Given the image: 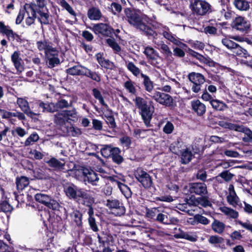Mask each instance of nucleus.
<instances>
[{"label":"nucleus","mask_w":252,"mask_h":252,"mask_svg":"<svg viewBox=\"0 0 252 252\" xmlns=\"http://www.w3.org/2000/svg\"><path fill=\"white\" fill-rule=\"evenodd\" d=\"M189 53L190 56L195 58L202 63H208L207 58L191 49L189 50Z\"/></svg>","instance_id":"nucleus-55"},{"label":"nucleus","mask_w":252,"mask_h":252,"mask_svg":"<svg viewBox=\"0 0 252 252\" xmlns=\"http://www.w3.org/2000/svg\"><path fill=\"white\" fill-rule=\"evenodd\" d=\"M212 228L215 232L221 234L224 230L225 224L218 220H215L212 223Z\"/></svg>","instance_id":"nucleus-40"},{"label":"nucleus","mask_w":252,"mask_h":252,"mask_svg":"<svg viewBox=\"0 0 252 252\" xmlns=\"http://www.w3.org/2000/svg\"><path fill=\"white\" fill-rule=\"evenodd\" d=\"M35 200L44 204L53 210H58L60 207V204L50 196L43 193H36L34 196Z\"/></svg>","instance_id":"nucleus-4"},{"label":"nucleus","mask_w":252,"mask_h":252,"mask_svg":"<svg viewBox=\"0 0 252 252\" xmlns=\"http://www.w3.org/2000/svg\"><path fill=\"white\" fill-rule=\"evenodd\" d=\"M209 243L212 245L220 244L224 241L223 238L217 235L211 236L208 240Z\"/></svg>","instance_id":"nucleus-63"},{"label":"nucleus","mask_w":252,"mask_h":252,"mask_svg":"<svg viewBox=\"0 0 252 252\" xmlns=\"http://www.w3.org/2000/svg\"><path fill=\"white\" fill-rule=\"evenodd\" d=\"M92 30L96 34H101L105 36H110L113 31L111 27L104 23L94 24L92 28Z\"/></svg>","instance_id":"nucleus-13"},{"label":"nucleus","mask_w":252,"mask_h":252,"mask_svg":"<svg viewBox=\"0 0 252 252\" xmlns=\"http://www.w3.org/2000/svg\"><path fill=\"white\" fill-rule=\"evenodd\" d=\"M114 182H116L121 192L126 198H128L131 197L132 192L127 186L118 181H114Z\"/></svg>","instance_id":"nucleus-36"},{"label":"nucleus","mask_w":252,"mask_h":252,"mask_svg":"<svg viewBox=\"0 0 252 252\" xmlns=\"http://www.w3.org/2000/svg\"><path fill=\"white\" fill-rule=\"evenodd\" d=\"M70 216L77 225H82V214L79 211L75 210L71 214Z\"/></svg>","instance_id":"nucleus-49"},{"label":"nucleus","mask_w":252,"mask_h":252,"mask_svg":"<svg viewBox=\"0 0 252 252\" xmlns=\"http://www.w3.org/2000/svg\"><path fill=\"white\" fill-rule=\"evenodd\" d=\"M13 209L12 207L6 201H2L0 203V210L4 212H10Z\"/></svg>","instance_id":"nucleus-62"},{"label":"nucleus","mask_w":252,"mask_h":252,"mask_svg":"<svg viewBox=\"0 0 252 252\" xmlns=\"http://www.w3.org/2000/svg\"><path fill=\"white\" fill-rule=\"evenodd\" d=\"M46 56L48 60V66L53 68L58 65L60 63V60L59 59V52L54 48L53 50L48 53H47Z\"/></svg>","instance_id":"nucleus-20"},{"label":"nucleus","mask_w":252,"mask_h":252,"mask_svg":"<svg viewBox=\"0 0 252 252\" xmlns=\"http://www.w3.org/2000/svg\"><path fill=\"white\" fill-rule=\"evenodd\" d=\"M106 205L110 209H115L117 211L116 214L117 216H120L125 213V208L123 205V204L118 199H108Z\"/></svg>","instance_id":"nucleus-15"},{"label":"nucleus","mask_w":252,"mask_h":252,"mask_svg":"<svg viewBox=\"0 0 252 252\" xmlns=\"http://www.w3.org/2000/svg\"><path fill=\"white\" fill-rule=\"evenodd\" d=\"M159 210L158 208H154L152 209H148L146 212V216L148 218L155 220L157 215L159 212Z\"/></svg>","instance_id":"nucleus-64"},{"label":"nucleus","mask_w":252,"mask_h":252,"mask_svg":"<svg viewBox=\"0 0 252 252\" xmlns=\"http://www.w3.org/2000/svg\"><path fill=\"white\" fill-rule=\"evenodd\" d=\"M141 76L143 79V84L145 90L149 93L152 92L154 89L153 82L151 80L150 78L146 74L141 73Z\"/></svg>","instance_id":"nucleus-30"},{"label":"nucleus","mask_w":252,"mask_h":252,"mask_svg":"<svg viewBox=\"0 0 252 252\" xmlns=\"http://www.w3.org/2000/svg\"><path fill=\"white\" fill-rule=\"evenodd\" d=\"M88 214L89 215L88 222L91 229L94 232H97L98 231V227L96 224V220L94 218V211L93 208H91L88 209Z\"/></svg>","instance_id":"nucleus-27"},{"label":"nucleus","mask_w":252,"mask_h":252,"mask_svg":"<svg viewBox=\"0 0 252 252\" xmlns=\"http://www.w3.org/2000/svg\"><path fill=\"white\" fill-rule=\"evenodd\" d=\"M190 8L192 14L196 16H204L212 12V6L205 0H194Z\"/></svg>","instance_id":"nucleus-3"},{"label":"nucleus","mask_w":252,"mask_h":252,"mask_svg":"<svg viewBox=\"0 0 252 252\" xmlns=\"http://www.w3.org/2000/svg\"><path fill=\"white\" fill-rule=\"evenodd\" d=\"M174 237L177 239H185L191 242H195L198 239V237L195 232H185L183 231H181L179 233L175 234Z\"/></svg>","instance_id":"nucleus-22"},{"label":"nucleus","mask_w":252,"mask_h":252,"mask_svg":"<svg viewBox=\"0 0 252 252\" xmlns=\"http://www.w3.org/2000/svg\"><path fill=\"white\" fill-rule=\"evenodd\" d=\"M236 47L233 49L232 50L233 52L236 54L237 56H240L242 58H247L248 57H250V55L248 53V52L240 46L239 44H237V46Z\"/></svg>","instance_id":"nucleus-42"},{"label":"nucleus","mask_w":252,"mask_h":252,"mask_svg":"<svg viewBox=\"0 0 252 252\" xmlns=\"http://www.w3.org/2000/svg\"><path fill=\"white\" fill-rule=\"evenodd\" d=\"M86 67L81 65H74L66 69L67 74L71 75H84Z\"/></svg>","instance_id":"nucleus-25"},{"label":"nucleus","mask_w":252,"mask_h":252,"mask_svg":"<svg viewBox=\"0 0 252 252\" xmlns=\"http://www.w3.org/2000/svg\"><path fill=\"white\" fill-rule=\"evenodd\" d=\"M165 30L163 31L162 34L163 36L168 39V40L170 41L171 42H173L174 44H178V43L179 41L172 34V33L169 31L168 29H166L165 28Z\"/></svg>","instance_id":"nucleus-54"},{"label":"nucleus","mask_w":252,"mask_h":252,"mask_svg":"<svg viewBox=\"0 0 252 252\" xmlns=\"http://www.w3.org/2000/svg\"><path fill=\"white\" fill-rule=\"evenodd\" d=\"M80 201L83 205L88 207L89 209H90L93 208L92 205L94 203L95 199L92 194L82 189L79 195Z\"/></svg>","instance_id":"nucleus-19"},{"label":"nucleus","mask_w":252,"mask_h":252,"mask_svg":"<svg viewBox=\"0 0 252 252\" xmlns=\"http://www.w3.org/2000/svg\"><path fill=\"white\" fill-rule=\"evenodd\" d=\"M221 43L227 49L231 50H233V49L235 48V47H236V46H237V43L227 38L222 39Z\"/></svg>","instance_id":"nucleus-57"},{"label":"nucleus","mask_w":252,"mask_h":252,"mask_svg":"<svg viewBox=\"0 0 252 252\" xmlns=\"http://www.w3.org/2000/svg\"><path fill=\"white\" fill-rule=\"evenodd\" d=\"M125 13L129 24L142 31L149 37H154L155 32L148 25L149 18L140 11L130 8L125 9Z\"/></svg>","instance_id":"nucleus-1"},{"label":"nucleus","mask_w":252,"mask_h":252,"mask_svg":"<svg viewBox=\"0 0 252 252\" xmlns=\"http://www.w3.org/2000/svg\"><path fill=\"white\" fill-rule=\"evenodd\" d=\"M55 104L56 108L57 111L58 109H63L68 108L71 105V102H68L66 100L64 99H61L58 100Z\"/></svg>","instance_id":"nucleus-51"},{"label":"nucleus","mask_w":252,"mask_h":252,"mask_svg":"<svg viewBox=\"0 0 252 252\" xmlns=\"http://www.w3.org/2000/svg\"><path fill=\"white\" fill-rule=\"evenodd\" d=\"M180 154L182 163L187 164L191 160L193 154L188 148L182 149Z\"/></svg>","instance_id":"nucleus-29"},{"label":"nucleus","mask_w":252,"mask_h":252,"mask_svg":"<svg viewBox=\"0 0 252 252\" xmlns=\"http://www.w3.org/2000/svg\"><path fill=\"white\" fill-rule=\"evenodd\" d=\"M227 201L230 204L233 206L238 205L239 199L237 196L235 192H230L227 197Z\"/></svg>","instance_id":"nucleus-50"},{"label":"nucleus","mask_w":252,"mask_h":252,"mask_svg":"<svg viewBox=\"0 0 252 252\" xmlns=\"http://www.w3.org/2000/svg\"><path fill=\"white\" fill-rule=\"evenodd\" d=\"M116 236L110 233L109 230L105 229L97 234V238L100 247L112 246L115 241Z\"/></svg>","instance_id":"nucleus-8"},{"label":"nucleus","mask_w":252,"mask_h":252,"mask_svg":"<svg viewBox=\"0 0 252 252\" xmlns=\"http://www.w3.org/2000/svg\"><path fill=\"white\" fill-rule=\"evenodd\" d=\"M16 103L23 112V113L26 114L28 116L32 117L33 116L38 115V113H34L31 110L29 102L26 99L21 97H18Z\"/></svg>","instance_id":"nucleus-17"},{"label":"nucleus","mask_w":252,"mask_h":252,"mask_svg":"<svg viewBox=\"0 0 252 252\" xmlns=\"http://www.w3.org/2000/svg\"><path fill=\"white\" fill-rule=\"evenodd\" d=\"M37 47L39 50L44 51L45 55L53 50L55 48L51 46L49 43L46 41H37L36 43Z\"/></svg>","instance_id":"nucleus-38"},{"label":"nucleus","mask_w":252,"mask_h":252,"mask_svg":"<svg viewBox=\"0 0 252 252\" xmlns=\"http://www.w3.org/2000/svg\"><path fill=\"white\" fill-rule=\"evenodd\" d=\"M19 51H16L11 56V60L17 72L20 73L24 70V63L20 57Z\"/></svg>","instance_id":"nucleus-18"},{"label":"nucleus","mask_w":252,"mask_h":252,"mask_svg":"<svg viewBox=\"0 0 252 252\" xmlns=\"http://www.w3.org/2000/svg\"><path fill=\"white\" fill-rule=\"evenodd\" d=\"M157 48L164 55L165 58L171 57L172 53L167 45L161 42L157 44Z\"/></svg>","instance_id":"nucleus-33"},{"label":"nucleus","mask_w":252,"mask_h":252,"mask_svg":"<svg viewBox=\"0 0 252 252\" xmlns=\"http://www.w3.org/2000/svg\"><path fill=\"white\" fill-rule=\"evenodd\" d=\"M30 181L28 177L25 176H21L17 177L16 179V184L17 189L19 191L23 190L25 188L29 185Z\"/></svg>","instance_id":"nucleus-28"},{"label":"nucleus","mask_w":252,"mask_h":252,"mask_svg":"<svg viewBox=\"0 0 252 252\" xmlns=\"http://www.w3.org/2000/svg\"><path fill=\"white\" fill-rule=\"evenodd\" d=\"M188 78L191 83H204L205 78L199 73L191 72L188 75Z\"/></svg>","instance_id":"nucleus-31"},{"label":"nucleus","mask_w":252,"mask_h":252,"mask_svg":"<svg viewBox=\"0 0 252 252\" xmlns=\"http://www.w3.org/2000/svg\"><path fill=\"white\" fill-rule=\"evenodd\" d=\"M54 122L56 124L59 126H63L65 125L66 123H68L63 111L57 113L54 115Z\"/></svg>","instance_id":"nucleus-37"},{"label":"nucleus","mask_w":252,"mask_h":252,"mask_svg":"<svg viewBox=\"0 0 252 252\" xmlns=\"http://www.w3.org/2000/svg\"><path fill=\"white\" fill-rule=\"evenodd\" d=\"M39 139L38 135L35 133H32L31 134L24 142V146L28 147L33 145L34 143L37 142Z\"/></svg>","instance_id":"nucleus-47"},{"label":"nucleus","mask_w":252,"mask_h":252,"mask_svg":"<svg viewBox=\"0 0 252 252\" xmlns=\"http://www.w3.org/2000/svg\"><path fill=\"white\" fill-rule=\"evenodd\" d=\"M58 3L63 8L65 9L71 15L75 17L76 16V14L75 11L65 0H59Z\"/></svg>","instance_id":"nucleus-43"},{"label":"nucleus","mask_w":252,"mask_h":252,"mask_svg":"<svg viewBox=\"0 0 252 252\" xmlns=\"http://www.w3.org/2000/svg\"><path fill=\"white\" fill-rule=\"evenodd\" d=\"M83 175L85 182L87 181L88 183L94 186H99V177H101L100 175L96 174L93 170H89L87 169L83 170Z\"/></svg>","instance_id":"nucleus-12"},{"label":"nucleus","mask_w":252,"mask_h":252,"mask_svg":"<svg viewBox=\"0 0 252 252\" xmlns=\"http://www.w3.org/2000/svg\"><path fill=\"white\" fill-rule=\"evenodd\" d=\"M63 113L67 119L68 123L70 121L75 122L78 119V113L75 108H72L71 110H63Z\"/></svg>","instance_id":"nucleus-32"},{"label":"nucleus","mask_w":252,"mask_h":252,"mask_svg":"<svg viewBox=\"0 0 252 252\" xmlns=\"http://www.w3.org/2000/svg\"><path fill=\"white\" fill-rule=\"evenodd\" d=\"M87 16L91 20H99L102 17V15L99 8L93 7L88 10Z\"/></svg>","instance_id":"nucleus-26"},{"label":"nucleus","mask_w":252,"mask_h":252,"mask_svg":"<svg viewBox=\"0 0 252 252\" xmlns=\"http://www.w3.org/2000/svg\"><path fill=\"white\" fill-rule=\"evenodd\" d=\"M188 204L193 206L200 205L203 207H207L212 205L211 203L208 199L207 197H206V195L189 200Z\"/></svg>","instance_id":"nucleus-23"},{"label":"nucleus","mask_w":252,"mask_h":252,"mask_svg":"<svg viewBox=\"0 0 252 252\" xmlns=\"http://www.w3.org/2000/svg\"><path fill=\"white\" fill-rule=\"evenodd\" d=\"M233 4L238 10L247 11L250 9L249 2L246 0H234Z\"/></svg>","instance_id":"nucleus-34"},{"label":"nucleus","mask_w":252,"mask_h":252,"mask_svg":"<svg viewBox=\"0 0 252 252\" xmlns=\"http://www.w3.org/2000/svg\"><path fill=\"white\" fill-rule=\"evenodd\" d=\"M0 32L5 34L9 40H14L15 37L19 38V35L14 33L9 26L5 25L2 21H0Z\"/></svg>","instance_id":"nucleus-21"},{"label":"nucleus","mask_w":252,"mask_h":252,"mask_svg":"<svg viewBox=\"0 0 252 252\" xmlns=\"http://www.w3.org/2000/svg\"><path fill=\"white\" fill-rule=\"evenodd\" d=\"M36 18L41 24H49V15L48 9L45 6L37 7L36 5Z\"/></svg>","instance_id":"nucleus-14"},{"label":"nucleus","mask_w":252,"mask_h":252,"mask_svg":"<svg viewBox=\"0 0 252 252\" xmlns=\"http://www.w3.org/2000/svg\"><path fill=\"white\" fill-rule=\"evenodd\" d=\"M39 107L42 109V111L43 112L53 113L57 111L55 104L52 102L44 103L41 102L39 104Z\"/></svg>","instance_id":"nucleus-35"},{"label":"nucleus","mask_w":252,"mask_h":252,"mask_svg":"<svg viewBox=\"0 0 252 252\" xmlns=\"http://www.w3.org/2000/svg\"><path fill=\"white\" fill-rule=\"evenodd\" d=\"M127 69L135 77L141 75V70L133 62H129L126 63Z\"/></svg>","instance_id":"nucleus-46"},{"label":"nucleus","mask_w":252,"mask_h":252,"mask_svg":"<svg viewBox=\"0 0 252 252\" xmlns=\"http://www.w3.org/2000/svg\"><path fill=\"white\" fill-rule=\"evenodd\" d=\"M134 175L144 188H149L151 187L153 184L152 177L143 169L137 168L135 171Z\"/></svg>","instance_id":"nucleus-6"},{"label":"nucleus","mask_w":252,"mask_h":252,"mask_svg":"<svg viewBox=\"0 0 252 252\" xmlns=\"http://www.w3.org/2000/svg\"><path fill=\"white\" fill-rule=\"evenodd\" d=\"M84 76H86L92 80L99 82L101 80L100 76L96 72L91 71L89 68L86 67Z\"/></svg>","instance_id":"nucleus-44"},{"label":"nucleus","mask_w":252,"mask_h":252,"mask_svg":"<svg viewBox=\"0 0 252 252\" xmlns=\"http://www.w3.org/2000/svg\"><path fill=\"white\" fill-rule=\"evenodd\" d=\"M25 9L28 15V17L26 19V23L27 25L31 26L36 18V4H26L25 5Z\"/></svg>","instance_id":"nucleus-16"},{"label":"nucleus","mask_w":252,"mask_h":252,"mask_svg":"<svg viewBox=\"0 0 252 252\" xmlns=\"http://www.w3.org/2000/svg\"><path fill=\"white\" fill-rule=\"evenodd\" d=\"M242 125L227 122L223 123L222 125V126L225 128H228L230 130H234L238 132L242 130Z\"/></svg>","instance_id":"nucleus-53"},{"label":"nucleus","mask_w":252,"mask_h":252,"mask_svg":"<svg viewBox=\"0 0 252 252\" xmlns=\"http://www.w3.org/2000/svg\"><path fill=\"white\" fill-rule=\"evenodd\" d=\"M47 163L50 167L56 169L63 168L64 165V163L60 162L55 158H51L50 160L47 161Z\"/></svg>","instance_id":"nucleus-48"},{"label":"nucleus","mask_w":252,"mask_h":252,"mask_svg":"<svg viewBox=\"0 0 252 252\" xmlns=\"http://www.w3.org/2000/svg\"><path fill=\"white\" fill-rule=\"evenodd\" d=\"M94 98L99 100L101 104L105 107H107V105L105 102L103 96H102L100 91L96 88L92 90Z\"/></svg>","instance_id":"nucleus-52"},{"label":"nucleus","mask_w":252,"mask_h":252,"mask_svg":"<svg viewBox=\"0 0 252 252\" xmlns=\"http://www.w3.org/2000/svg\"><path fill=\"white\" fill-rule=\"evenodd\" d=\"M143 53L146 56L149 62L152 65L158 66L161 58L156 50L152 47L148 46L145 48Z\"/></svg>","instance_id":"nucleus-9"},{"label":"nucleus","mask_w":252,"mask_h":252,"mask_svg":"<svg viewBox=\"0 0 252 252\" xmlns=\"http://www.w3.org/2000/svg\"><path fill=\"white\" fill-rule=\"evenodd\" d=\"M220 210L222 213L230 218L236 219L239 216V214L237 211L228 207H221L220 208Z\"/></svg>","instance_id":"nucleus-39"},{"label":"nucleus","mask_w":252,"mask_h":252,"mask_svg":"<svg viewBox=\"0 0 252 252\" xmlns=\"http://www.w3.org/2000/svg\"><path fill=\"white\" fill-rule=\"evenodd\" d=\"M191 105L193 110L198 116H202L205 113L206 106L200 100H193L191 102Z\"/></svg>","instance_id":"nucleus-24"},{"label":"nucleus","mask_w":252,"mask_h":252,"mask_svg":"<svg viewBox=\"0 0 252 252\" xmlns=\"http://www.w3.org/2000/svg\"><path fill=\"white\" fill-rule=\"evenodd\" d=\"M231 27L243 33H247L250 29V22L244 17L238 16L231 23Z\"/></svg>","instance_id":"nucleus-5"},{"label":"nucleus","mask_w":252,"mask_h":252,"mask_svg":"<svg viewBox=\"0 0 252 252\" xmlns=\"http://www.w3.org/2000/svg\"><path fill=\"white\" fill-rule=\"evenodd\" d=\"M29 155L30 156V158H31L36 160H40L44 157V155L42 153L35 149L31 150L29 152Z\"/></svg>","instance_id":"nucleus-59"},{"label":"nucleus","mask_w":252,"mask_h":252,"mask_svg":"<svg viewBox=\"0 0 252 252\" xmlns=\"http://www.w3.org/2000/svg\"><path fill=\"white\" fill-rule=\"evenodd\" d=\"M113 148V147L110 145L104 146L100 151L102 156L105 158L111 157Z\"/></svg>","instance_id":"nucleus-61"},{"label":"nucleus","mask_w":252,"mask_h":252,"mask_svg":"<svg viewBox=\"0 0 252 252\" xmlns=\"http://www.w3.org/2000/svg\"><path fill=\"white\" fill-rule=\"evenodd\" d=\"M210 103L215 109L218 111L223 110L226 106L224 103L217 99L211 100Z\"/></svg>","instance_id":"nucleus-56"},{"label":"nucleus","mask_w":252,"mask_h":252,"mask_svg":"<svg viewBox=\"0 0 252 252\" xmlns=\"http://www.w3.org/2000/svg\"><path fill=\"white\" fill-rule=\"evenodd\" d=\"M156 102L166 107H172L174 105L172 97L167 94L155 91L150 95Z\"/></svg>","instance_id":"nucleus-7"},{"label":"nucleus","mask_w":252,"mask_h":252,"mask_svg":"<svg viewBox=\"0 0 252 252\" xmlns=\"http://www.w3.org/2000/svg\"><path fill=\"white\" fill-rule=\"evenodd\" d=\"M133 101L145 124L149 126L155 110L153 101H150L148 103L146 99L140 96H136Z\"/></svg>","instance_id":"nucleus-2"},{"label":"nucleus","mask_w":252,"mask_h":252,"mask_svg":"<svg viewBox=\"0 0 252 252\" xmlns=\"http://www.w3.org/2000/svg\"><path fill=\"white\" fill-rule=\"evenodd\" d=\"M106 43L111 47L116 52H119L121 49L118 44L115 41L114 39L108 38L106 39Z\"/></svg>","instance_id":"nucleus-60"},{"label":"nucleus","mask_w":252,"mask_h":252,"mask_svg":"<svg viewBox=\"0 0 252 252\" xmlns=\"http://www.w3.org/2000/svg\"><path fill=\"white\" fill-rule=\"evenodd\" d=\"M126 91L131 94H135L136 93V89L135 87V83L130 79L126 81L124 85Z\"/></svg>","instance_id":"nucleus-45"},{"label":"nucleus","mask_w":252,"mask_h":252,"mask_svg":"<svg viewBox=\"0 0 252 252\" xmlns=\"http://www.w3.org/2000/svg\"><path fill=\"white\" fill-rule=\"evenodd\" d=\"M189 190L191 193H194L201 196L208 193L206 185L202 182L192 183L189 184Z\"/></svg>","instance_id":"nucleus-11"},{"label":"nucleus","mask_w":252,"mask_h":252,"mask_svg":"<svg viewBox=\"0 0 252 252\" xmlns=\"http://www.w3.org/2000/svg\"><path fill=\"white\" fill-rule=\"evenodd\" d=\"M82 189L73 184H67L64 187V191L67 197L78 202H79V195Z\"/></svg>","instance_id":"nucleus-10"},{"label":"nucleus","mask_w":252,"mask_h":252,"mask_svg":"<svg viewBox=\"0 0 252 252\" xmlns=\"http://www.w3.org/2000/svg\"><path fill=\"white\" fill-rule=\"evenodd\" d=\"M96 59L99 64L105 68H108L110 65V62L105 60L100 53H97L95 55Z\"/></svg>","instance_id":"nucleus-58"},{"label":"nucleus","mask_w":252,"mask_h":252,"mask_svg":"<svg viewBox=\"0 0 252 252\" xmlns=\"http://www.w3.org/2000/svg\"><path fill=\"white\" fill-rule=\"evenodd\" d=\"M182 143L179 139L173 142L170 146V150L174 154L178 155L182 151Z\"/></svg>","instance_id":"nucleus-41"}]
</instances>
